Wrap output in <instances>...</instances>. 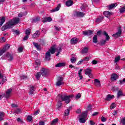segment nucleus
I'll use <instances>...</instances> for the list:
<instances>
[{"mask_svg": "<svg viewBox=\"0 0 125 125\" xmlns=\"http://www.w3.org/2000/svg\"><path fill=\"white\" fill-rule=\"evenodd\" d=\"M73 97H74L73 95L64 96H63L62 95L57 96L56 99L58 102V108H59L62 106V103H61L62 101H65V103H66V104H69L71 102V99L73 98Z\"/></svg>", "mask_w": 125, "mask_h": 125, "instance_id": "obj_1", "label": "nucleus"}, {"mask_svg": "<svg viewBox=\"0 0 125 125\" xmlns=\"http://www.w3.org/2000/svg\"><path fill=\"white\" fill-rule=\"evenodd\" d=\"M20 21V18L16 17L11 21H9L8 22L4 25L1 28V31H5L7 29L12 28V26L16 24H18Z\"/></svg>", "mask_w": 125, "mask_h": 125, "instance_id": "obj_2", "label": "nucleus"}, {"mask_svg": "<svg viewBox=\"0 0 125 125\" xmlns=\"http://www.w3.org/2000/svg\"><path fill=\"white\" fill-rule=\"evenodd\" d=\"M87 115V111H85L81 115H79V122L82 124L85 123V118Z\"/></svg>", "mask_w": 125, "mask_h": 125, "instance_id": "obj_3", "label": "nucleus"}, {"mask_svg": "<svg viewBox=\"0 0 125 125\" xmlns=\"http://www.w3.org/2000/svg\"><path fill=\"white\" fill-rule=\"evenodd\" d=\"M103 35L105 36L106 37L105 40H103L100 41V43L102 45H104L106 43V42L109 41L110 40V37L108 35V33L106 32V31H104L103 32Z\"/></svg>", "mask_w": 125, "mask_h": 125, "instance_id": "obj_4", "label": "nucleus"}, {"mask_svg": "<svg viewBox=\"0 0 125 125\" xmlns=\"http://www.w3.org/2000/svg\"><path fill=\"white\" fill-rule=\"evenodd\" d=\"M41 73L42 77H47V75H48V70L45 68H42Z\"/></svg>", "mask_w": 125, "mask_h": 125, "instance_id": "obj_5", "label": "nucleus"}, {"mask_svg": "<svg viewBox=\"0 0 125 125\" xmlns=\"http://www.w3.org/2000/svg\"><path fill=\"white\" fill-rule=\"evenodd\" d=\"M85 75H87L91 79L93 78V76L91 74V69L87 68L85 70Z\"/></svg>", "mask_w": 125, "mask_h": 125, "instance_id": "obj_6", "label": "nucleus"}, {"mask_svg": "<svg viewBox=\"0 0 125 125\" xmlns=\"http://www.w3.org/2000/svg\"><path fill=\"white\" fill-rule=\"evenodd\" d=\"M62 46H63V45L60 44L57 48H55L56 50L58 51L56 54V56H58V55L60 54L61 51H62Z\"/></svg>", "mask_w": 125, "mask_h": 125, "instance_id": "obj_7", "label": "nucleus"}, {"mask_svg": "<svg viewBox=\"0 0 125 125\" xmlns=\"http://www.w3.org/2000/svg\"><path fill=\"white\" fill-rule=\"evenodd\" d=\"M63 83V77H60L58 79V82L56 83V85L58 86H60V85H62Z\"/></svg>", "mask_w": 125, "mask_h": 125, "instance_id": "obj_8", "label": "nucleus"}, {"mask_svg": "<svg viewBox=\"0 0 125 125\" xmlns=\"http://www.w3.org/2000/svg\"><path fill=\"white\" fill-rule=\"evenodd\" d=\"M122 35V27H119L118 29V31L116 33L113 35V37H115V38H118Z\"/></svg>", "mask_w": 125, "mask_h": 125, "instance_id": "obj_9", "label": "nucleus"}, {"mask_svg": "<svg viewBox=\"0 0 125 125\" xmlns=\"http://www.w3.org/2000/svg\"><path fill=\"white\" fill-rule=\"evenodd\" d=\"M83 34L84 36H91L93 34V31L91 30L84 31L83 32Z\"/></svg>", "mask_w": 125, "mask_h": 125, "instance_id": "obj_10", "label": "nucleus"}, {"mask_svg": "<svg viewBox=\"0 0 125 125\" xmlns=\"http://www.w3.org/2000/svg\"><path fill=\"white\" fill-rule=\"evenodd\" d=\"M5 57L8 59V61H12L13 60V56L9 53H7L5 54Z\"/></svg>", "mask_w": 125, "mask_h": 125, "instance_id": "obj_11", "label": "nucleus"}, {"mask_svg": "<svg viewBox=\"0 0 125 125\" xmlns=\"http://www.w3.org/2000/svg\"><path fill=\"white\" fill-rule=\"evenodd\" d=\"M40 35H41V33L39 30H37L35 32V33L32 35L33 39H37L40 37Z\"/></svg>", "mask_w": 125, "mask_h": 125, "instance_id": "obj_12", "label": "nucleus"}, {"mask_svg": "<svg viewBox=\"0 0 125 125\" xmlns=\"http://www.w3.org/2000/svg\"><path fill=\"white\" fill-rule=\"evenodd\" d=\"M115 97V96L108 94L106 96V98L104 99V100L106 101H111L112 99H113Z\"/></svg>", "mask_w": 125, "mask_h": 125, "instance_id": "obj_13", "label": "nucleus"}, {"mask_svg": "<svg viewBox=\"0 0 125 125\" xmlns=\"http://www.w3.org/2000/svg\"><path fill=\"white\" fill-rule=\"evenodd\" d=\"M11 91H12V89L10 88L7 90L6 91L5 97L6 98H9L10 97V95L11 94Z\"/></svg>", "mask_w": 125, "mask_h": 125, "instance_id": "obj_14", "label": "nucleus"}, {"mask_svg": "<svg viewBox=\"0 0 125 125\" xmlns=\"http://www.w3.org/2000/svg\"><path fill=\"white\" fill-rule=\"evenodd\" d=\"M55 46H56V45H54L52 47H51V48L49 50V51H47L48 52H50V53H51V54H54L55 53Z\"/></svg>", "mask_w": 125, "mask_h": 125, "instance_id": "obj_15", "label": "nucleus"}, {"mask_svg": "<svg viewBox=\"0 0 125 125\" xmlns=\"http://www.w3.org/2000/svg\"><path fill=\"white\" fill-rule=\"evenodd\" d=\"M75 14L78 17H83V16L85 15V14H84V13L79 11L76 12Z\"/></svg>", "mask_w": 125, "mask_h": 125, "instance_id": "obj_16", "label": "nucleus"}, {"mask_svg": "<svg viewBox=\"0 0 125 125\" xmlns=\"http://www.w3.org/2000/svg\"><path fill=\"white\" fill-rule=\"evenodd\" d=\"M50 52H47L45 53V59L47 60V61H49L50 60Z\"/></svg>", "mask_w": 125, "mask_h": 125, "instance_id": "obj_17", "label": "nucleus"}, {"mask_svg": "<svg viewBox=\"0 0 125 125\" xmlns=\"http://www.w3.org/2000/svg\"><path fill=\"white\" fill-rule=\"evenodd\" d=\"M119 79V76L116 74H113L111 75V80L112 81H116Z\"/></svg>", "mask_w": 125, "mask_h": 125, "instance_id": "obj_18", "label": "nucleus"}, {"mask_svg": "<svg viewBox=\"0 0 125 125\" xmlns=\"http://www.w3.org/2000/svg\"><path fill=\"white\" fill-rule=\"evenodd\" d=\"M94 83L95 85H96L98 87H99L101 85V84H100V81L98 80V79H95Z\"/></svg>", "mask_w": 125, "mask_h": 125, "instance_id": "obj_19", "label": "nucleus"}, {"mask_svg": "<svg viewBox=\"0 0 125 125\" xmlns=\"http://www.w3.org/2000/svg\"><path fill=\"white\" fill-rule=\"evenodd\" d=\"M70 42L71 44H76V43H78V39L76 38H72Z\"/></svg>", "mask_w": 125, "mask_h": 125, "instance_id": "obj_20", "label": "nucleus"}, {"mask_svg": "<svg viewBox=\"0 0 125 125\" xmlns=\"http://www.w3.org/2000/svg\"><path fill=\"white\" fill-rule=\"evenodd\" d=\"M73 4L74 2H73V0H68L66 2L65 5H66V6H71V5H73Z\"/></svg>", "mask_w": 125, "mask_h": 125, "instance_id": "obj_21", "label": "nucleus"}, {"mask_svg": "<svg viewBox=\"0 0 125 125\" xmlns=\"http://www.w3.org/2000/svg\"><path fill=\"white\" fill-rule=\"evenodd\" d=\"M104 14L105 16V17L109 18L110 17V15H111L112 14V13H111L108 11H106L104 12Z\"/></svg>", "mask_w": 125, "mask_h": 125, "instance_id": "obj_22", "label": "nucleus"}, {"mask_svg": "<svg viewBox=\"0 0 125 125\" xmlns=\"http://www.w3.org/2000/svg\"><path fill=\"white\" fill-rule=\"evenodd\" d=\"M117 5H118V4H117V3H115L109 5L108 7L109 9H113V8H115Z\"/></svg>", "mask_w": 125, "mask_h": 125, "instance_id": "obj_23", "label": "nucleus"}, {"mask_svg": "<svg viewBox=\"0 0 125 125\" xmlns=\"http://www.w3.org/2000/svg\"><path fill=\"white\" fill-rule=\"evenodd\" d=\"M0 27H1V26H2V24H3V23H4V22H5V18H4V17H2L1 18H0Z\"/></svg>", "mask_w": 125, "mask_h": 125, "instance_id": "obj_24", "label": "nucleus"}, {"mask_svg": "<svg viewBox=\"0 0 125 125\" xmlns=\"http://www.w3.org/2000/svg\"><path fill=\"white\" fill-rule=\"evenodd\" d=\"M34 45L35 46V47L37 48V50H41V45L39 44V43H36L35 42H33Z\"/></svg>", "mask_w": 125, "mask_h": 125, "instance_id": "obj_25", "label": "nucleus"}, {"mask_svg": "<svg viewBox=\"0 0 125 125\" xmlns=\"http://www.w3.org/2000/svg\"><path fill=\"white\" fill-rule=\"evenodd\" d=\"M61 6V5H60V4H59L58 5V6L55 8H54V9H53L51 11V12H56V11H58V10H59L60 9Z\"/></svg>", "mask_w": 125, "mask_h": 125, "instance_id": "obj_26", "label": "nucleus"}, {"mask_svg": "<svg viewBox=\"0 0 125 125\" xmlns=\"http://www.w3.org/2000/svg\"><path fill=\"white\" fill-rule=\"evenodd\" d=\"M30 94H34V91H35L36 88H35V86L33 85L30 86Z\"/></svg>", "mask_w": 125, "mask_h": 125, "instance_id": "obj_27", "label": "nucleus"}, {"mask_svg": "<svg viewBox=\"0 0 125 125\" xmlns=\"http://www.w3.org/2000/svg\"><path fill=\"white\" fill-rule=\"evenodd\" d=\"M70 110H72V106H70L69 109H67L64 112V116H69L70 114Z\"/></svg>", "mask_w": 125, "mask_h": 125, "instance_id": "obj_28", "label": "nucleus"}, {"mask_svg": "<svg viewBox=\"0 0 125 125\" xmlns=\"http://www.w3.org/2000/svg\"><path fill=\"white\" fill-rule=\"evenodd\" d=\"M65 65V63L60 62V63H57L55 65V67H56V68H58V67H64Z\"/></svg>", "mask_w": 125, "mask_h": 125, "instance_id": "obj_29", "label": "nucleus"}, {"mask_svg": "<svg viewBox=\"0 0 125 125\" xmlns=\"http://www.w3.org/2000/svg\"><path fill=\"white\" fill-rule=\"evenodd\" d=\"M104 17H102L101 18H99L96 20V22L98 24H99V23H101V22H102V20H103Z\"/></svg>", "mask_w": 125, "mask_h": 125, "instance_id": "obj_30", "label": "nucleus"}, {"mask_svg": "<svg viewBox=\"0 0 125 125\" xmlns=\"http://www.w3.org/2000/svg\"><path fill=\"white\" fill-rule=\"evenodd\" d=\"M58 122V118L55 119L52 121L51 123V125H56V124H57Z\"/></svg>", "mask_w": 125, "mask_h": 125, "instance_id": "obj_31", "label": "nucleus"}, {"mask_svg": "<svg viewBox=\"0 0 125 125\" xmlns=\"http://www.w3.org/2000/svg\"><path fill=\"white\" fill-rule=\"evenodd\" d=\"M9 47H10L9 45L6 44L2 49L4 51V52H5L6 50H7V49H9Z\"/></svg>", "mask_w": 125, "mask_h": 125, "instance_id": "obj_32", "label": "nucleus"}, {"mask_svg": "<svg viewBox=\"0 0 125 125\" xmlns=\"http://www.w3.org/2000/svg\"><path fill=\"white\" fill-rule=\"evenodd\" d=\"M123 95H124V94H123V91L122 90L118 91L117 93V98H120V97L123 96Z\"/></svg>", "mask_w": 125, "mask_h": 125, "instance_id": "obj_33", "label": "nucleus"}, {"mask_svg": "<svg viewBox=\"0 0 125 125\" xmlns=\"http://www.w3.org/2000/svg\"><path fill=\"white\" fill-rule=\"evenodd\" d=\"M51 21H52V19H51L50 17H47L44 19L43 22H51Z\"/></svg>", "mask_w": 125, "mask_h": 125, "instance_id": "obj_34", "label": "nucleus"}, {"mask_svg": "<svg viewBox=\"0 0 125 125\" xmlns=\"http://www.w3.org/2000/svg\"><path fill=\"white\" fill-rule=\"evenodd\" d=\"M3 117H4V113L0 112V121H3Z\"/></svg>", "mask_w": 125, "mask_h": 125, "instance_id": "obj_35", "label": "nucleus"}, {"mask_svg": "<svg viewBox=\"0 0 125 125\" xmlns=\"http://www.w3.org/2000/svg\"><path fill=\"white\" fill-rule=\"evenodd\" d=\"M40 20L41 18H40V17H36L35 19L33 20L32 22L37 23V22H39V21H40Z\"/></svg>", "mask_w": 125, "mask_h": 125, "instance_id": "obj_36", "label": "nucleus"}, {"mask_svg": "<svg viewBox=\"0 0 125 125\" xmlns=\"http://www.w3.org/2000/svg\"><path fill=\"white\" fill-rule=\"evenodd\" d=\"M93 42L97 43V35H95L93 38Z\"/></svg>", "mask_w": 125, "mask_h": 125, "instance_id": "obj_37", "label": "nucleus"}, {"mask_svg": "<svg viewBox=\"0 0 125 125\" xmlns=\"http://www.w3.org/2000/svg\"><path fill=\"white\" fill-rule=\"evenodd\" d=\"M87 51H88L87 47H85L82 49V53H87Z\"/></svg>", "mask_w": 125, "mask_h": 125, "instance_id": "obj_38", "label": "nucleus"}, {"mask_svg": "<svg viewBox=\"0 0 125 125\" xmlns=\"http://www.w3.org/2000/svg\"><path fill=\"white\" fill-rule=\"evenodd\" d=\"M70 61L71 63H76V61H77V59L76 57H73L70 59Z\"/></svg>", "mask_w": 125, "mask_h": 125, "instance_id": "obj_39", "label": "nucleus"}, {"mask_svg": "<svg viewBox=\"0 0 125 125\" xmlns=\"http://www.w3.org/2000/svg\"><path fill=\"white\" fill-rule=\"evenodd\" d=\"M31 34V29H27L25 31V34L27 36H29Z\"/></svg>", "mask_w": 125, "mask_h": 125, "instance_id": "obj_40", "label": "nucleus"}, {"mask_svg": "<svg viewBox=\"0 0 125 125\" xmlns=\"http://www.w3.org/2000/svg\"><path fill=\"white\" fill-rule=\"evenodd\" d=\"M125 11V6H123L120 9V13H124Z\"/></svg>", "mask_w": 125, "mask_h": 125, "instance_id": "obj_41", "label": "nucleus"}, {"mask_svg": "<svg viewBox=\"0 0 125 125\" xmlns=\"http://www.w3.org/2000/svg\"><path fill=\"white\" fill-rule=\"evenodd\" d=\"M120 123L123 125H125V118H123L121 119Z\"/></svg>", "mask_w": 125, "mask_h": 125, "instance_id": "obj_42", "label": "nucleus"}, {"mask_svg": "<svg viewBox=\"0 0 125 125\" xmlns=\"http://www.w3.org/2000/svg\"><path fill=\"white\" fill-rule=\"evenodd\" d=\"M41 72H38L36 75L37 79H38V80L40 79V78H41Z\"/></svg>", "mask_w": 125, "mask_h": 125, "instance_id": "obj_43", "label": "nucleus"}, {"mask_svg": "<svg viewBox=\"0 0 125 125\" xmlns=\"http://www.w3.org/2000/svg\"><path fill=\"white\" fill-rule=\"evenodd\" d=\"M12 31L13 32V33H15V34H16V35H19V31L17 30H14V29H12Z\"/></svg>", "mask_w": 125, "mask_h": 125, "instance_id": "obj_44", "label": "nucleus"}, {"mask_svg": "<svg viewBox=\"0 0 125 125\" xmlns=\"http://www.w3.org/2000/svg\"><path fill=\"white\" fill-rule=\"evenodd\" d=\"M120 84H124L125 83V78L123 80H119Z\"/></svg>", "mask_w": 125, "mask_h": 125, "instance_id": "obj_45", "label": "nucleus"}, {"mask_svg": "<svg viewBox=\"0 0 125 125\" xmlns=\"http://www.w3.org/2000/svg\"><path fill=\"white\" fill-rule=\"evenodd\" d=\"M20 112H21V110H20V109H19V108H17L15 110L14 113H16V114H19V113H20Z\"/></svg>", "mask_w": 125, "mask_h": 125, "instance_id": "obj_46", "label": "nucleus"}, {"mask_svg": "<svg viewBox=\"0 0 125 125\" xmlns=\"http://www.w3.org/2000/svg\"><path fill=\"white\" fill-rule=\"evenodd\" d=\"M0 42H5V39L3 37H2L0 39Z\"/></svg>", "mask_w": 125, "mask_h": 125, "instance_id": "obj_47", "label": "nucleus"}, {"mask_svg": "<svg viewBox=\"0 0 125 125\" xmlns=\"http://www.w3.org/2000/svg\"><path fill=\"white\" fill-rule=\"evenodd\" d=\"M101 120L102 121V122H106V121H107V119H106L105 117H104V116H102L101 118Z\"/></svg>", "mask_w": 125, "mask_h": 125, "instance_id": "obj_48", "label": "nucleus"}, {"mask_svg": "<svg viewBox=\"0 0 125 125\" xmlns=\"http://www.w3.org/2000/svg\"><path fill=\"white\" fill-rule=\"evenodd\" d=\"M82 97L81 93H78L76 96V99H79Z\"/></svg>", "mask_w": 125, "mask_h": 125, "instance_id": "obj_49", "label": "nucleus"}, {"mask_svg": "<svg viewBox=\"0 0 125 125\" xmlns=\"http://www.w3.org/2000/svg\"><path fill=\"white\" fill-rule=\"evenodd\" d=\"M116 107V104H112L110 106V109L111 110H113L115 107Z\"/></svg>", "mask_w": 125, "mask_h": 125, "instance_id": "obj_50", "label": "nucleus"}, {"mask_svg": "<svg viewBox=\"0 0 125 125\" xmlns=\"http://www.w3.org/2000/svg\"><path fill=\"white\" fill-rule=\"evenodd\" d=\"M83 61H89V57H85L83 59H82Z\"/></svg>", "mask_w": 125, "mask_h": 125, "instance_id": "obj_51", "label": "nucleus"}, {"mask_svg": "<svg viewBox=\"0 0 125 125\" xmlns=\"http://www.w3.org/2000/svg\"><path fill=\"white\" fill-rule=\"evenodd\" d=\"M54 27H55V30L56 31H59L60 30H61V28H60V27H59L55 26Z\"/></svg>", "mask_w": 125, "mask_h": 125, "instance_id": "obj_52", "label": "nucleus"}, {"mask_svg": "<svg viewBox=\"0 0 125 125\" xmlns=\"http://www.w3.org/2000/svg\"><path fill=\"white\" fill-rule=\"evenodd\" d=\"M27 120L29 122H31L33 120V117H32L31 116H27Z\"/></svg>", "mask_w": 125, "mask_h": 125, "instance_id": "obj_53", "label": "nucleus"}, {"mask_svg": "<svg viewBox=\"0 0 125 125\" xmlns=\"http://www.w3.org/2000/svg\"><path fill=\"white\" fill-rule=\"evenodd\" d=\"M23 47H20L18 48L19 52H23Z\"/></svg>", "mask_w": 125, "mask_h": 125, "instance_id": "obj_54", "label": "nucleus"}, {"mask_svg": "<svg viewBox=\"0 0 125 125\" xmlns=\"http://www.w3.org/2000/svg\"><path fill=\"white\" fill-rule=\"evenodd\" d=\"M120 59L121 58L120 57H117L116 58H115V62H119V61L120 60Z\"/></svg>", "mask_w": 125, "mask_h": 125, "instance_id": "obj_55", "label": "nucleus"}, {"mask_svg": "<svg viewBox=\"0 0 125 125\" xmlns=\"http://www.w3.org/2000/svg\"><path fill=\"white\" fill-rule=\"evenodd\" d=\"M21 80H25V79H27V76L25 75H22L20 76Z\"/></svg>", "mask_w": 125, "mask_h": 125, "instance_id": "obj_56", "label": "nucleus"}, {"mask_svg": "<svg viewBox=\"0 0 125 125\" xmlns=\"http://www.w3.org/2000/svg\"><path fill=\"white\" fill-rule=\"evenodd\" d=\"M39 114H40V109H38L35 111L34 115H35V116H37V115H39Z\"/></svg>", "mask_w": 125, "mask_h": 125, "instance_id": "obj_57", "label": "nucleus"}, {"mask_svg": "<svg viewBox=\"0 0 125 125\" xmlns=\"http://www.w3.org/2000/svg\"><path fill=\"white\" fill-rule=\"evenodd\" d=\"M28 39H29V36L26 35V36L23 38V41H27Z\"/></svg>", "mask_w": 125, "mask_h": 125, "instance_id": "obj_58", "label": "nucleus"}, {"mask_svg": "<svg viewBox=\"0 0 125 125\" xmlns=\"http://www.w3.org/2000/svg\"><path fill=\"white\" fill-rule=\"evenodd\" d=\"M2 81L3 82V83H5V82H6V77H3V76H2Z\"/></svg>", "mask_w": 125, "mask_h": 125, "instance_id": "obj_59", "label": "nucleus"}, {"mask_svg": "<svg viewBox=\"0 0 125 125\" xmlns=\"http://www.w3.org/2000/svg\"><path fill=\"white\" fill-rule=\"evenodd\" d=\"M5 95L3 93H0V99H1L2 98H3L4 97V96Z\"/></svg>", "mask_w": 125, "mask_h": 125, "instance_id": "obj_60", "label": "nucleus"}, {"mask_svg": "<svg viewBox=\"0 0 125 125\" xmlns=\"http://www.w3.org/2000/svg\"><path fill=\"white\" fill-rule=\"evenodd\" d=\"M4 53V51L2 49H0V56H1V55H2V54Z\"/></svg>", "mask_w": 125, "mask_h": 125, "instance_id": "obj_61", "label": "nucleus"}, {"mask_svg": "<svg viewBox=\"0 0 125 125\" xmlns=\"http://www.w3.org/2000/svg\"><path fill=\"white\" fill-rule=\"evenodd\" d=\"M36 64L37 66H40L41 65V63L40 62V61H37L36 62Z\"/></svg>", "mask_w": 125, "mask_h": 125, "instance_id": "obj_62", "label": "nucleus"}, {"mask_svg": "<svg viewBox=\"0 0 125 125\" xmlns=\"http://www.w3.org/2000/svg\"><path fill=\"white\" fill-rule=\"evenodd\" d=\"M92 63H93V65H95L97 63V61L93 60L92 62Z\"/></svg>", "mask_w": 125, "mask_h": 125, "instance_id": "obj_63", "label": "nucleus"}, {"mask_svg": "<svg viewBox=\"0 0 125 125\" xmlns=\"http://www.w3.org/2000/svg\"><path fill=\"white\" fill-rule=\"evenodd\" d=\"M39 125H44V123L42 121H41L39 122Z\"/></svg>", "mask_w": 125, "mask_h": 125, "instance_id": "obj_64", "label": "nucleus"}]
</instances>
